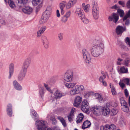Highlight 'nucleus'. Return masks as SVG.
Segmentation results:
<instances>
[{"label": "nucleus", "mask_w": 130, "mask_h": 130, "mask_svg": "<svg viewBox=\"0 0 130 130\" xmlns=\"http://www.w3.org/2000/svg\"><path fill=\"white\" fill-rule=\"evenodd\" d=\"M78 94L75 87L71 89L69 92V94L71 96H75Z\"/></svg>", "instance_id": "7c9ffc66"}, {"label": "nucleus", "mask_w": 130, "mask_h": 130, "mask_svg": "<svg viewBox=\"0 0 130 130\" xmlns=\"http://www.w3.org/2000/svg\"><path fill=\"white\" fill-rule=\"evenodd\" d=\"M9 76L8 78L10 79L11 78V76L13 75L14 71V65L13 63H11L9 66Z\"/></svg>", "instance_id": "aec40b11"}, {"label": "nucleus", "mask_w": 130, "mask_h": 130, "mask_svg": "<svg viewBox=\"0 0 130 130\" xmlns=\"http://www.w3.org/2000/svg\"><path fill=\"white\" fill-rule=\"evenodd\" d=\"M75 87L78 94L81 93L85 90L84 87L82 85H77Z\"/></svg>", "instance_id": "412c9836"}, {"label": "nucleus", "mask_w": 130, "mask_h": 130, "mask_svg": "<svg viewBox=\"0 0 130 130\" xmlns=\"http://www.w3.org/2000/svg\"><path fill=\"white\" fill-rule=\"evenodd\" d=\"M51 8L50 7H47L43 14L39 22L40 23L44 24L47 22L50 16Z\"/></svg>", "instance_id": "39448f33"}, {"label": "nucleus", "mask_w": 130, "mask_h": 130, "mask_svg": "<svg viewBox=\"0 0 130 130\" xmlns=\"http://www.w3.org/2000/svg\"><path fill=\"white\" fill-rule=\"evenodd\" d=\"M57 118L61 123L62 125L64 127H66L67 124L66 123V120L62 117L58 116Z\"/></svg>", "instance_id": "a878e982"}, {"label": "nucleus", "mask_w": 130, "mask_h": 130, "mask_svg": "<svg viewBox=\"0 0 130 130\" xmlns=\"http://www.w3.org/2000/svg\"><path fill=\"white\" fill-rule=\"evenodd\" d=\"M46 121L42 120H37L36 122L35 127L38 130H43L47 125Z\"/></svg>", "instance_id": "1a4fd4ad"}, {"label": "nucleus", "mask_w": 130, "mask_h": 130, "mask_svg": "<svg viewBox=\"0 0 130 130\" xmlns=\"http://www.w3.org/2000/svg\"><path fill=\"white\" fill-rule=\"evenodd\" d=\"M31 62V59L28 57L25 59L22 65L21 69L18 75L17 78L19 81H22L24 79L27 72L28 68Z\"/></svg>", "instance_id": "f03ea898"}, {"label": "nucleus", "mask_w": 130, "mask_h": 130, "mask_svg": "<svg viewBox=\"0 0 130 130\" xmlns=\"http://www.w3.org/2000/svg\"><path fill=\"white\" fill-rule=\"evenodd\" d=\"M44 86L46 90L50 92V94L51 92L52 91V90H51L50 87L49 86V85L47 84L44 83Z\"/></svg>", "instance_id": "a19ab883"}, {"label": "nucleus", "mask_w": 130, "mask_h": 130, "mask_svg": "<svg viewBox=\"0 0 130 130\" xmlns=\"http://www.w3.org/2000/svg\"><path fill=\"white\" fill-rule=\"evenodd\" d=\"M0 24L3 25H5L6 24L5 21L3 19L0 20Z\"/></svg>", "instance_id": "bf43d9fd"}, {"label": "nucleus", "mask_w": 130, "mask_h": 130, "mask_svg": "<svg viewBox=\"0 0 130 130\" xmlns=\"http://www.w3.org/2000/svg\"><path fill=\"white\" fill-rule=\"evenodd\" d=\"M50 119L52 121V123L53 124H55L57 122L54 116H52L50 117Z\"/></svg>", "instance_id": "de8ad7c7"}, {"label": "nucleus", "mask_w": 130, "mask_h": 130, "mask_svg": "<svg viewBox=\"0 0 130 130\" xmlns=\"http://www.w3.org/2000/svg\"><path fill=\"white\" fill-rule=\"evenodd\" d=\"M121 80L124 83H126L127 85L129 84V79L126 78Z\"/></svg>", "instance_id": "49530a36"}, {"label": "nucleus", "mask_w": 130, "mask_h": 130, "mask_svg": "<svg viewBox=\"0 0 130 130\" xmlns=\"http://www.w3.org/2000/svg\"><path fill=\"white\" fill-rule=\"evenodd\" d=\"M92 15L94 19H98L99 17V8L96 1L92 2Z\"/></svg>", "instance_id": "423d86ee"}, {"label": "nucleus", "mask_w": 130, "mask_h": 130, "mask_svg": "<svg viewBox=\"0 0 130 130\" xmlns=\"http://www.w3.org/2000/svg\"><path fill=\"white\" fill-rule=\"evenodd\" d=\"M65 86L68 89L73 88L75 87L76 84L74 83H67L65 82L64 83Z\"/></svg>", "instance_id": "cd10ccee"}, {"label": "nucleus", "mask_w": 130, "mask_h": 130, "mask_svg": "<svg viewBox=\"0 0 130 130\" xmlns=\"http://www.w3.org/2000/svg\"><path fill=\"white\" fill-rule=\"evenodd\" d=\"M46 28V26H43L41 27L39 30L43 33Z\"/></svg>", "instance_id": "864d4df0"}, {"label": "nucleus", "mask_w": 130, "mask_h": 130, "mask_svg": "<svg viewBox=\"0 0 130 130\" xmlns=\"http://www.w3.org/2000/svg\"><path fill=\"white\" fill-rule=\"evenodd\" d=\"M125 42L128 44L130 47V38L128 37H127L125 40Z\"/></svg>", "instance_id": "3c124183"}, {"label": "nucleus", "mask_w": 130, "mask_h": 130, "mask_svg": "<svg viewBox=\"0 0 130 130\" xmlns=\"http://www.w3.org/2000/svg\"><path fill=\"white\" fill-rule=\"evenodd\" d=\"M108 19L109 21L116 23L119 19L118 15L117 13H113L108 17Z\"/></svg>", "instance_id": "ddd939ff"}, {"label": "nucleus", "mask_w": 130, "mask_h": 130, "mask_svg": "<svg viewBox=\"0 0 130 130\" xmlns=\"http://www.w3.org/2000/svg\"><path fill=\"white\" fill-rule=\"evenodd\" d=\"M68 18L64 15L61 17V21L63 22H66L68 20Z\"/></svg>", "instance_id": "a18cd8bd"}, {"label": "nucleus", "mask_w": 130, "mask_h": 130, "mask_svg": "<svg viewBox=\"0 0 130 130\" xmlns=\"http://www.w3.org/2000/svg\"><path fill=\"white\" fill-rule=\"evenodd\" d=\"M43 34V33L40 31L39 30L37 31V37H40Z\"/></svg>", "instance_id": "13d9d810"}, {"label": "nucleus", "mask_w": 130, "mask_h": 130, "mask_svg": "<svg viewBox=\"0 0 130 130\" xmlns=\"http://www.w3.org/2000/svg\"><path fill=\"white\" fill-rule=\"evenodd\" d=\"M129 59L128 58L126 59L124 61L123 64L126 66H128L129 65Z\"/></svg>", "instance_id": "09e8293b"}, {"label": "nucleus", "mask_w": 130, "mask_h": 130, "mask_svg": "<svg viewBox=\"0 0 130 130\" xmlns=\"http://www.w3.org/2000/svg\"><path fill=\"white\" fill-rule=\"evenodd\" d=\"M73 115H71L70 114H69V115L67 117L68 118V120L70 122H71L72 121V117Z\"/></svg>", "instance_id": "052dcab7"}, {"label": "nucleus", "mask_w": 130, "mask_h": 130, "mask_svg": "<svg viewBox=\"0 0 130 130\" xmlns=\"http://www.w3.org/2000/svg\"><path fill=\"white\" fill-rule=\"evenodd\" d=\"M84 11L80 8H77L76 9L75 13L80 18L84 15Z\"/></svg>", "instance_id": "4be33fe9"}, {"label": "nucleus", "mask_w": 130, "mask_h": 130, "mask_svg": "<svg viewBox=\"0 0 130 130\" xmlns=\"http://www.w3.org/2000/svg\"><path fill=\"white\" fill-rule=\"evenodd\" d=\"M73 78V73L71 70H68L65 72L63 75V79L68 82H71Z\"/></svg>", "instance_id": "6e6552de"}, {"label": "nucleus", "mask_w": 130, "mask_h": 130, "mask_svg": "<svg viewBox=\"0 0 130 130\" xmlns=\"http://www.w3.org/2000/svg\"><path fill=\"white\" fill-rule=\"evenodd\" d=\"M120 71L121 73H128L127 68L124 66L120 68Z\"/></svg>", "instance_id": "4c0bfd02"}, {"label": "nucleus", "mask_w": 130, "mask_h": 130, "mask_svg": "<svg viewBox=\"0 0 130 130\" xmlns=\"http://www.w3.org/2000/svg\"><path fill=\"white\" fill-rule=\"evenodd\" d=\"M17 11H22L25 14H29L31 13L33 11V9L30 6H25L23 8H20L19 9H16Z\"/></svg>", "instance_id": "f8f14e48"}, {"label": "nucleus", "mask_w": 130, "mask_h": 130, "mask_svg": "<svg viewBox=\"0 0 130 130\" xmlns=\"http://www.w3.org/2000/svg\"><path fill=\"white\" fill-rule=\"evenodd\" d=\"M91 125V123L90 121L88 120H86L83 123L82 128L83 129H85L89 127Z\"/></svg>", "instance_id": "c85d7f7f"}, {"label": "nucleus", "mask_w": 130, "mask_h": 130, "mask_svg": "<svg viewBox=\"0 0 130 130\" xmlns=\"http://www.w3.org/2000/svg\"><path fill=\"white\" fill-rule=\"evenodd\" d=\"M110 87L111 89V91L113 95H116L117 94V92L115 87L112 84H110Z\"/></svg>", "instance_id": "72a5a7b5"}, {"label": "nucleus", "mask_w": 130, "mask_h": 130, "mask_svg": "<svg viewBox=\"0 0 130 130\" xmlns=\"http://www.w3.org/2000/svg\"><path fill=\"white\" fill-rule=\"evenodd\" d=\"M89 104L88 101L85 99L82 102L81 104V109L84 112L87 113L88 110Z\"/></svg>", "instance_id": "9d476101"}, {"label": "nucleus", "mask_w": 130, "mask_h": 130, "mask_svg": "<svg viewBox=\"0 0 130 130\" xmlns=\"http://www.w3.org/2000/svg\"><path fill=\"white\" fill-rule=\"evenodd\" d=\"M45 92V90L42 87H41L39 88V94L41 97H42Z\"/></svg>", "instance_id": "e433bc0d"}, {"label": "nucleus", "mask_w": 130, "mask_h": 130, "mask_svg": "<svg viewBox=\"0 0 130 130\" xmlns=\"http://www.w3.org/2000/svg\"><path fill=\"white\" fill-rule=\"evenodd\" d=\"M104 45L99 40H95L91 43L90 51L92 55L94 57H97L102 52Z\"/></svg>", "instance_id": "f257e3e1"}, {"label": "nucleus", "mask_w": 130, "mask_h": 130, "mask_svg": "<svg viewBox=\"0 0 130 130\" xmlns=\"http://www.w3.org/2000/svg\"><path fill=\"white\" fill-rule=\"evenodd\" d=\"M43 130H55V129H54L49 127H47V126H46Z\"/></svg>", "instance_id": "e2e57ef3"}, {"label": "nucleus", "mask_w": 130, "mask_h": 130, "mask_svg": "<svg viewBox=\"0 0 130 130\" xmlns=\"http://www.w3.org/2000/svg\"><path fill=\"white\" fill-rule=\"evenodd\" d=\"M77 1V0H69L68 2L64 1L61 2L59 4V8L61 14H63L65 10L70 9L76 4Z\"/></svg>", "instance_id": "7ed1b4c3"}, {"label": "nucleus", "mask_w": 130, "mask_h": 130, "mask_svg": "<svg viewBox=\"0 0 130 130\" xmlns=\"http://www.w3.org/2000/svg\"><path fill=\"white\" fill-rule=\"evenodd\" d=\"M126 6L127 8H130V0L127 1L126 3Z\"/></svg>", "instance_id": "774afa93"}, {"label": "nucleus", "mask_w": 130, "mask_h": 130, "mask_svg": "<svg viewBox=\"0 0 130 130\" xmlns=\"http://www.w3.org/2000/svg\"><path fill=\"white\" fill-rule=\"evenodd\" d=\"M12 84L14 88L16 90L20 91L22 90V87L16 80H13L12 82Z\"/></svg>", "instance_id": "a211bd4d"}, {"label": "nucleus", "mask_w": 130, "mask_h": 130, "mask_svg": "<svg viewBox=\"0 0 130 130\" xmlns=\"http://www.w3.org/2000/svg\"><path fill=\"white\" fill-rule=\"evenodd\" d=\"M30 114L32 118L34 120L38 119L39 116L36 111L33 109L30 110Z\"/></svg>", "instance_id": "b1692460"}, {"label": "nucleus", "mask_w": 130, "mask_h": 130, "mask_svg": "<svg viewBox=\"0 0 130 130\" xmlns=\"http://www.w3.org/2000/svg\"><path fill=\"white\" fill-rule=\"evenodd\" d=\"M6 112L7 115L11 117L13 113L12 105L11 103H8L6 106Z\"/></svg>", "instance_id": "f3484780"}, {"label": "nucleus", "mask_w": 130, "mask_h": 130, "mask_svg": "<svg viewBox=\"0 0 130 130\" xmlns=\"http://www.w3.org/2000/svg\"><path fill=\"white\" fill-rule=\"evenodd\" d=\"M109 105V104L107 103L106 104V106L104 107L102 106V113L104 115H106L109 113L110 110L108 108Z\"/></svg>", "instance_id": "6ab92c4d"}, {"label": "nucleus", "mask_w": 130, "mask_h": 130, "mask_svg": "<svg viewBox=\"0 0 130 130\" xmlns=\"http://www.w3.org/2000/svg\"><path fill=\"white\" fill-rule=\"evenodd\" d=\"M71 14V11H68L66 12L64 15L68 18L70 16Z\"/></svg>", "instance_id": "5fc2aeb1"}, {"label": "nucleus", "mask_w": 130, "mask_h": 130, "mask_svg": "<svg viewBox=\"0 0 130 130\" xmlns=\"http://www.w3.org/2000/svg\"><path fill=\"white\" fill-rule=\"evenodd\" d=\"M121 108L122 110L126 112H128L129 109L128 108L127 106V105H125L124 106L121 107Z\"/></svg>", "instance_id": "c03bdc74"}, {"label": "nucleus", "mask_w": 130, "mask_h": 130, "mask_svg": "<svg viewBox=\"0 0 130 130\" xmlns=\"http://www.w3.org/2000/svg\"><path fill=\"white\" fill-rule=\"evenodd\" d=\"M120 87L122 89H123L125 87V85L121 80L119 83Z\"/></svg>", "instance_id": "8fccbe9b"}, {"label": "nucleus", "mask_w": 130, "mask_h": 130, "mask_svg": "<svg viewBox=\"0 0 130 130\" xmlns=\"http://www.w3.org/2000/svg\"><path fill=\"white\" fill-rule=\"evenodd\" d=\"M56 13L57 16L58 18H59L60 17V15L59 10H57Z\"/></svg>", "instance_id": "0e129e2a"}, {"label": "nucleus", "mask_w": 130, "mask_h": 130, "mask_svg": "<svg viewBox=\"0 0 130 130\" xmlns=\"http://www.w3.org/2000/svg\"><path fill=\"white\" fill-rule=\"evenodd\" d=\"M130 24V21L128 20H127L125 23V24L126 26H128Z\"/></svg>", "instance_id": "69168bd1"}, {"label": "nucleus", "mask_w": 130, "mask_h": 130, "mask_svg": "<svg viewBox=\"0 0 130 130\" xmlns=\"http://www.w3.org/2000/svg\"><path fill=\"white\" fill-rule=\"evenodd\" d=\"M51 100L53 102L54 101H56L57 99H59L62 96L65 95V94L62 93L60 90L56 88L53 89L50 94Z\"/></svg>", "instance_id": "20e7f679"}, {"label": "nucleus", "mask_w": 130, "mask_h": 130, "mask_svg": "<svg viewBox=\"0 0 130 130\" xmlns=\"http://www.w3.org/2000/svg\"><path fill=\"white\" fill-rule=\"evenodd\" d=\"M82 21L85 24H87L89 22V19L85 17V16L83 15V17H81L80 18Z\"/></svg>", "instance_id": "c9c22d12"}, {"label": "nucleus", "mask_w": 130, "mask_h": 130, "mask_svg": "<svg viewBox=\"0 0 130 130\" xmlns=\"http://www.w3.org/2000/svg\"><path fill=\"white\" fill-rule=\"evenodd\" d=\"M84 118V116L83 115L80 113L77 117L76 119V121L77 123H79L82 122Z\"/></svg>", "instance_id": "2f4dec72"}, {"label": "nucleus", "mask_w": 130, "mask_h": 130, "mask_svg": "<svg viewBox=\"0 0 130 130\" xmlns=\"http://www.w3.org/2000/svg\"><path fill=\"white\" fill-rule=\"evenodd\" d=\"M118 3L123 6H124V3L123 1H120L118 2Z\"/></svg>", "instance_id": "338daca9"}, {"label": "nucleus", "mask_w": 130, "mask_h": 130, "mask_svg": "<svg viewBox=\"0 0 130 130\" xmlns=\"http://www.w3.org/2000/svg\"><path fill=\"white\" fill-rule=\"evenodd\" d=\"M63 34L62 33H59L58 34V37L59 40H61L63 39Z\"/></svg>", "instance_id": "6e6d98bb"}, {"label": "nucleus", "mask_w": 130, "mask_h": 130, "mask_svg": "<svg viewBox=\"0 0 130 130\" xmlns=\"http://www.w3.org/2000/svg\"><path fill=\"white\" fill-rule=\"evenodd\" d=\"M105 130H116V126L114 124L110 125L107 124L105 125Z\"/></svg>", "instance_id": "393cba45"}, {"label": "nucleus", "mask_w": 130, "mask_h": 130, "mask_svg": "<svg viewBox=\"0 0 130 130\" xmlns=\"http://www.w3.org/2000/svg\"><path fill=\"white\" fill-rule=\"evenodd\" d=\"M32 2L34 6H39V7H41L43 1V0H32Z\"/></svg>", "instance_id": "5701e85b"}, {"label": "nucleus", "mask_w": 130, "mask_h": 130, "mask_svg": "<svg viewBox=\"0 0 130 130\" xmlns=\"http://www.w3.org/2000/svg\"><path fill=\"white\" fill-rule=\"evenodd\" d=\"M118 112V110L115 108L111 109L110 112L111 115L112 116L116 115Z\"/></svg>", "instance_id": "58836bf2"}, {"label": "nucleus", "mask_w": 130, "mask_h": 130, "mask_svg": "<svg viewBox=\"0 0 130 130\" xmlns=\"http://www.w3.org/2000/svg\"><path fill=\"white\" fill-rule=\"evenodd\" d=\"M82 8L86 12H88L90 11V5L88 4L83 3L82 4Z\"/></svg>", "instance_id": "bb28decb"}, {"label": "nucleus", "mask_w": 130, "mask_h": 130, "mask_svg": "<svg viewBox=\"0 0 130 130\" xmlns=\"http://www.w3.org/2000/svg\"><path fill=\"white\" fill-rule=\"evenodd\" d=\"M93 95V92H92L86 91L84 94V97L86 98H88Z\"/></svg>", "instance_id": "473e14b6"}, {"label": "nucleus", "mask_w": 130, "mask_h": 130, "mask_svg": "<svg viewBox=\"0 0 130 130\" xmlns=\"http://www.w3.org/2000/svg\"><path fill=\"white\" fill-rule=\"evenodd\" d=\"M124 93L126 97L128 96L129 93L128 92L126 89H125L124 90Z\"/></svg>", "instance_id": "680f3d73"}, {"label": "nucleus", "mask_w": 130, "mask_h": 130, "mask_svg": "<svg viewBox=\"0 0 130 130\" xmlns=\"http://www.w3.org/2000/svg\"><path fill=\"white\" fill-rule=\"evenodd\" d=\"M82 98L79 96H76L74 100L73 105L74 106L76 107L79 106L82 101Z\"/></svg>", "instance_id": "4468645a"}, {"label": "nucleus", "mask_w": 130, "mask_h": 130, "mask_svg": "<svg viewBox=\"0 0 130 130\" xmlns=\"http://www.w3.org/2000/svg\"><path fill=\"white\" fill-rule=\"evenodd\" d=\"M126 30V28L125 27H123L118 25L116 28L115 31L116 33L118 35H121L123 32Z\"/></svg>", "instance_id": "dca6fc26"}, {"label": "nucleus", "mask_w": 130, "mask_h": 130, "mask_svg": "<svg viewBox=\"0 0 130 130\" xmlns=\"http://www.w3.org/2000/svg\"><path fill=\"white\" fill-rule=\"evenodd\" d=\"M83 58L85 61L87 63L91 62V55L88 51L85 49H83L82 51Z\"/></svg>", "instance_id": "0eeeda50"}, {"label": "nucleus", "mask_w": 130, "mask_h": 130, "mask_svg": "<svg viewBox=\"0 0 130 130\" xmlns=\"http://www.w3.org/2000/svg\"><path fill=\"white\" fill-rule=\"evenodd\" d=\"M75 112V109L74 108H72L70 114L71 115H73L74 113Z\"/></svg>", "instance_id": "4d7b16f0"}, {"label": "nucleus", "mask_w": 130, "mask_h": 130, "mask_svg": "<svg viewBox=\"0 0 130 130\" xmlns=\"http://www.w3.org/2000/svg\"><path fill=\"white\" fill-rule=\"evenodd\" d=\"M8 2L9 6L11 9H15L16 10V9H19L16 8L15 4L12 0H8Z\"/></svg>", "instance_id": "c756f323"}, {"label": "nucleus", "mask_w": 130, "mask_h": 130, "mask_svg": "<svg viewBox=\"0 0 130 130\" xmlns=\"http://www.w3.org/2000/svg\"><path fill=\"white\" fill-rule=\"evenodd\" d=\"M120 101L121 104V106H123L126 105H127L126 102L124 100V99L123 97L121 98L120 99Z\"/></svg>", "instance_id": "ea45409f"}, {"label": "nucleus", "mask_w": 130, "mask_h": 130, "mask_svg": "<svg viewBox=\"0 0 130 130\" xmlns=\"http://www.w3.org/2000/svg\"><path fill=\"white\" fill-rule=\"evenodd\" d=\"M117 12L119 14L120 17H123L124 15V11L121 9H118L117 10Z\"/></svg>", "instance_id": "37998d69"}, {"label": "nucleus", "mask_w": 130, "mask_h": 130, "mask_svg": "<svg viewBox=\"0 0 130 130\" xmlns=\"http://www.w3.org/2000/svg\"><path fill=\"white\" fill-rule=\"evenodd\" d=\"M94 95L96 99L100 103H103L107 100V99L106 98L103 97L99 93H95L94 94Z\"/></svg>", "instance_id": "2eb2a0df"}, {"label": "nucleus", "mask_w": 130, "mask_h": 130, "mask_svg": "<svg viewBox=\"0 0 130 130\" xmlns=\"http://www.w3.org/2000/svg\"><path fill=\"white\" fill-rule=\"evenodd\" d=\"M18 2V5L19 7L21 6V5H23L26 4L28 0H16Z\"/></svg>", "instance_id": "f704fd0d"}, {"label": "nucleus", "mask_w": 130, "mask_h": 130, "mask_svg": "<svg viewBox=\"0 0 130 130\" xmlns=\"http://www.w3.org/2000/svg\"><path fill=\"white\" fill-rule=\"evenodd\" d=\"M102 106H95L91 108V110L94 114L96 115H99L102 113Z\"/></svg>", "instance_id": "9b49d317"}, {"label": "nucleus", "mask_w": 130, "mask_h": 130, "mask_svg": "<svg viewBox=\"0 0 130 130\" xmlns=\"http://www.w3.org/2000/svg\"><path fill=\"white\" fill-rule=\"evenodd\" d=\"M43 44L45 48H47L48 47V42L47 39H45L43 41Z\"/></svg>", "instance_id": "79ce46f5"}, {"label": "nucleus", "mask_w": 130, "mask_h": 130, "mask_svg": "<svg viewBox=\"0 0 130 130\" xmlns=\"http://www.w3.org/2000/svg\"><path fill=\"white\" fill-rule=\"evenodd\" d=\"M111 8L112 9L117 10H118V9H119L120 8V7L119 6H118V5H115L111 7Z\"/></svg>", "instance_id": "603ef678"}]
</instances>
